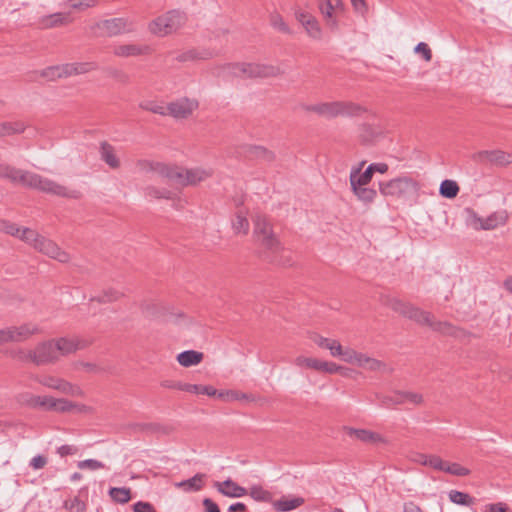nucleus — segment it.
Listing matches in <instances>:
<instances>
[{
    "label": "nucleus",
    "instance_id": "16",
    "mask_svg": "<svg viewBox=\"0 0 512 512\" xmlns=\"http://www.w3.org/2000/svg\"><path fill=\"white\" fill-rule=\"evenodd\" d=\"M34 365L42 366L55 363L59 360L54 340H47L38 343L33 348Z\"/></svg>",
    "mask_w": 512,
    "mask_h": 512
},
{
    "label": "nucleus",
    "instance_id": "6",
    "mask_svg": "<svg viewBox=\"0 0 512 512\" xmlns=\"http://www.w3.org/2000/svg\"><path fill=\"white\" fill-rule=\"evenodd\" d=\"M224 72L241 78H270L284 74V70L278 65L245 62L227 64Z\"/></svg>",
    "mask_w": 512,
    "mask_h": 512
},
{
    "label": "nucleus",
    "instance_id": "55",
    "mask_svg": "<svg viewBox=\"0 0 512 512\" xmlns=\"http://www.w3.org/2000/svg\"><path fill=\"white\" fill-rule=\"evenodd\" d=\"M37 408L45 410L55 411L56 399L49 396H38L37 397Z\"/></svg>",
    "mask_w": 512,
    "mask_h": 512
},
{
    "label": "nucleus",
    "instance_id": "19",
    "mask_svg": "<svg viewBox=\"0 0 512 512\" xmlns=\"http://www.w3.org/2000/svg\"><path fill=\"white\" fill-rule=\"evenodd\" d=\"M381 403L385 407H391L405 403L421 405L423 403V396L420 393L412 391H397L391 397H383Z\"/></svg>",
    "mask_w": 512,
    "mask_h": 512
},
{
    "label": "nucleus",
    "instance_id": "2",
    "mask_svg": "<svg viewBox=\"0 0 512 512\" xmlns=\"http://www.w3.org/2000/svg\"><path fill=\"white\" fill-rule=\"evenodd\" d=\"M0 230L6 234L19 238L31 245L38 252L61 263H67L70 260L69 254L62 250L55 242L39 235L36 231L30 228H20L14 223L2 221L0 222Z\"/></svg>",
    "mask_w": 512,
    "mask_h": 512
},
{
    "label": "nucleus",
    "instance_id": "11",
    "mask_svg": "<svg viewBox=\"0 0 512 512\" xmlns=\"http://www.w3.org/2000/svg\"><path fill=\"white\" fill-rule=\"evenodd\" d=\"M466 225L474 230H493L504 225L507 220L505 212H494L482 218L472 208L464 209Z\"/></svg>",
    "mask_w": 512,
    "mask_h": 512
},
{
    "label": "nucleus",
    "instance_id": "4",
    "mask_svg": "<svg viewBox=\"0 0 512 512\" xmlns=\"http://www.w3.org/2000/svg\"><path fill=\"white\" fill-rule=\"evenodd\" d=\"M253 237L255 242L271 256V261L280 263L277 256L284 251V248L273 231L272 224L264 215H257L254 220Z\"/></svg>",
    "mask_w": 512,
    "mask_h": 512
},
{
    "label": "nucleus",
    "instance_id": "52",
    "mask_svg": "<svg viewBox=\"0 0 512 512\" xmlns=\"http://www.w3.org/2000/svg\"><path fill=\"white\" fill-rule=\"evenodd\" d=\"M363 369L370 370V371H378V372H388L389 369L387 368L386 364L369 357L366 361V365Z\"/></svg>",
    "mask_w": 512,
    "mask_h": 512
},
{
    "label": "nucleus",
    "instance_id": "35",
    "mask_svg": "<svg viewBox=\"0 0 512 512\" xmlns=\"http://www.w3.org/2000/svg\"><path fill=\"white\" fill-rule=\"evenodd\" d=\"M108 494L114 502L119 504H126L131 500V489L127 487H111Z\"/></svg>",
    "mask_w": 512,
    "mask_h": 512
},
{
    "label": "nucleus",
    "instance_id": "27",
    "mask_svg": "<svg viewBox=\"0 0 512 512\" xmlns=\"http://www.w3.org/2000/svg\"><path fill=\"white\" fill-rule=\"evenodd\" d=\"M323 17L340 16L344 12L342 0H325L319 5Z\"/></svg>",
    "mask_w": 512,
    "mask_h": 512
},
{
    "label": "nucleus",
    "instance_id": "41",
    "mask_svg": "<svg viewBox=\"0 0 512 512\" xmlns=\"http://www.w3.org/2000/svg\"><path fill=\"white\" fill-rule=\"evenodd\" d=\"M145 196L154 199H173V193L168 189H160L154 186H147L144 190Z\"/></svg>",
    "mask_w": 512,
    "mask_h": 512
},
{
    "label": "nucleus",
    "instance_id": "7",
    "mask_svg": "<svg viewBox=\"0 0 512 512\" xmlns=\"http://www.w3.org/2000/svg\"><path fill=\"white\" fill-rule=\"evenodd\" d=\"M308 112H314L319 116L331 119L338 116H358L365 112V109L353 102L333 101L311 104L304 106Z\"/></svg>",
    "mask_w": 512,
    "mask_h": 512
},
{
    "label": "nucleus",
    "instance_id": "8",
    "mask_svg": "<svg viewBox=\"0 0 512 512\" xmlns=\"http://www.w3.org/2000/svg\"><path fill=\"white\" fill-rule=\"evenodd\" d=\"M419 190L418 183L408 176L379 182V192L384 197L406 198Z\"/></svg>",
    "mask_w": 512,
    "mask_h": 512
},
{
    "label": "nucleus",
    "instance_id": "51",
    "mask_svg": "<svg viewBox=\"0 0 512 512\" xmlns=\"http://www.w3.org/2000/svg\"><path fill=\"white\" fill-rule=\"evenodd\" d=\"M294 362L295 365H297L298 367H307L318 371L321 360L316 358L298 356Z\"/></svg>",
    "mask_w": 512,
    "mask_h": 512
},
{
    "label": "nucleus",
    "instance_id": "49",
    "mask_svg": "<svg viewBox=\"0 0 512 512\" xmlns=\"http://www.w3.org/2000/svg\"><path fill=\"white\" fill-rule=\"evenodd\" d=\"M141 429L156 434H169L172 430L170 426L163 425L160 423L142 424Z\"/></svg>",
    "mask_w": 512,
    "mask_h": 512
},
{
    "label": "nucleus",
    "instance_id": "25",
    "mask_svg": "<svg viewBox=\"0 0 512 512\" xmlns=\"http://www.w3.org/2000/svg\"><path fill=\"white\" fill-rule=\"evenodd\" d=\"M100 158L104 161L110 168L117 169L120 167V160L116 155L115 149L112 145L107 142H102L100 144Z\"/></svg>",
    "mask_w": 512,
    "mask_h": 512
},
{
    "label": "nucleus",
    "instance_id": "30",
    "mask_svg": "<svg viewBox=\"0 0 512 512\" xmlns=\"http://www.w3.org/2000/svg\"><path fill=\"white\" fill-rule=\"evenodd\" d=\"M214 53L207 49L197 50L191 49L182 52L176 56V60L179 62L193 61V60H205L213 57Z\"/></svg>",
    "mask_w": 512,
    "mask_h": 512
},
{
    "label": "nucleus",
    "instance_id": "22",
    "mask_svg": "<svg viewBox=\"0 0 512 512\" xmlns=\"http://www.w3.org/2000/svg\"><path fill=\"white\" fill-rule=\"evenodd\" d=\"M365 163V161H362L357 166L351 168L349 176L350 186H366L371 182L373 177L372 168L368 166L366 170L362 172Z\"/></svg>",
    "mask_w": 512,
    "mask_h": 512
},
{
    "label": "nucleus",
    "instance_id": "40",
    "mask_svg": "<svg viewBox=\"0 0 512 512\" xmlns=\"http://www.w3.org/2000/svg\"><path fill=\"white\" fill-rule=\"evenodd\" d=\"M449 499L452 503L457 505L471 506L474 504V499L469 494L457 490H451L449 492Z\"/></svg>",
    "mask_w": 512,
    "mask_h": 512
},
{
    "label": "nucleus",
    "instance_id": "23",
    "mask_svg": "<svg viewBox=\"0 0 512 512\" xmlns=\"http://www.w3.org/2000/svg\"><path fill=\"white\" fill-rule=\"evenodd\" d=\"M346 434L350 438H354L364 443H386L387 441L379 433L367 429H356L345 427Z\"/></svg>",
    "mask_w": 512,
    "mask_h": 512
},
{
    "label": "nucleus",
    "instance_id": "45",
    "mask_svg": "<svg viewBox=\"0 0 512 512\" xmlns=\"http://www.w3.org/2000/svg\"><path fill=\"white\" fill-rule=\"evenodd\" d=\"M20 173V169L15 168L8 164H0V178L7 179L12 183H17V174Z\"/></svg>",
    "mask_w": 512,
    "mask_h": 512
},
{
    "label": "nucleus",
    "instance_id": "21",
    "mask_svg": "<svg viewBox=\"0 0 512 512\" xmlns=\"http://www.w3.org/2000/svg\"><path fill=\"white\" fill-rule=\"evenodd\" d=\"M150 52L149 46L134 43L120 44L113 47V54L123 58L148 55Z\"/></svg>",
    "mask_w": 512,
    "mask_h": 512
},
{
    "label": "nucleus",
    "instance_id": "1",
    "mask_svg": "<svg viewBox=\"0 0 512 512\" xmlns=\"http://www.w3.org/2000/svg\"><path fill=\"white\" fill-rule=\"evenodd\" d=\"M138 167L143 172L154 173L157 176L165 178L182 187L195 186L206 181L213 175V170L211 168L194 167L190 169H182L163 162L150 160L139 161Z\"/></svg>",
    "mask_w": 512,
    "mask_h": 512
},
{
    "label": "nucleus",
    "instance_id": "5",
    "mask_svg": "<svg viewBox=\"0 0 512 512\" xmlns=\"http://www.w3.org/2000/svg\"><path fill=\"white\" fill-rule=\"evenodd\" d=\"M24 187L37 189L44 193L53 194L60 197L78 199L80 193L77 190H69L63 185H60L50 179L44 178L36 173L20 169L17 174V183Z\"/></svg>",
    "mask_w": 512,
    "mask_h": 512
},
{
    "label": "nucleus",
    "instance_id": "43",
    "mask_svg": "<svg viewBox=\"0 0 512 512\" xmlns=\"http://www.w3.org/2000/svg\"><path fill=\"white\" fill-rule=\"evenodd\" d=\"M122 297V293L115 289H107L101 295L91 298V301H97L99 303H110L117 301Z\"/></svg>",
    "mask_w": 512,
    "mask_h": 512
},
{
    "label": "nucleus",
    "instance_id": "64",
    "mask_svg": "<svg viewBox=\"0 0 512 512\" xmlns=\"http://www.w3.org/2000/svg\"><path fill=\"white\" fill-rule=\"evenodd\" d=\"M47 464V458L43 455H37L30 461V467L34 470L42 469Z\"/></svg>",
    "mask_w": 512,
    "mask_h": 512
},
{
    "label": "nucleus",
    "instance_id": "10",
    "mask_svg": "<svg viewBox=\"0 0 512 512\" xmlns=\"http://www.w3.org/2000/svg\"><path fill=\"white\" fill-rule=\"evenodd\" d=\"M186 21L183 12L172 10L157 17L149 24V30L157 36H166L178 30Z\"/></svg>",
    "mask_w": 512,
    "mask_h": 512
},
{
    "label": "nucleus",
    "instance_id": "63",
    "mask_svg": "<svg viewBox=\"0 0 512 512\" xmlns=\"http://www.w3.org/2000/svg\"><path fill=\"white\" fill-rule=\"evenodd\" d=\"M358 352L351 348H343L340 358L350 364L354 365Z\"/></svg>",
    "mask_w": 512,
    "mask_h": 512
},
{
    "label": "nucleus",
    "instance_id": "31",
    "mask_svg": "<svg viewBox=\"0 0 512 512\" xmlns=\"http://www.w3.org/2000/svg\"><path fill=\"white\" fill-rule=\"evenodd\" d=\"M203 354L195 350H187L178 354L177 361L183 367H190L201 362Z\"/></svg>",
    "mask_w": 512,
    "mask_h": 512
},
{
    "label": "nucleus",
    "instance_id": "29",
    "mask_svg": "<svg viewBox=\"0 0 512 512\" xmlns=\"http://www.w3.org/2000/svg\"><path fill=\"white\" fill-rule=\"evenodd\" d=\"M204 478V474L197 473L192 478L176 482L174 485L185 492H196L202 489Z\"/></svg>",
    "mask_w": 512,
    "mask_h": 512
},
{
    "label": "nucleus",
    "instance_id": "12",
    "mask_svg": "<svg viewBox=\"0 0 512 512\" xmlns=\"http://www.w3.org/2000/svg\"><path fill=\"white\" fill-rule=\"evenodd\" d=\"M133 30L132 21L124 17L105 19L94 26V33L101 37H114Z\"/></svg>",
    "mask_w": 512,
    "mask_h": 512
},
{
    "label": "nucleus",
    "instance_id": "44",
    "mask_svg": "<svg viewBox=\"0 0 512 512\" xmlns=\"http://www.w3.org/2000/svg\"><path fill=\"white\" fill-rule=\"evenodd\" d=\"M270 24L274 29L278 30L281 33H292L290 27L286 24L283 17L278 13H274L270 16Z\"/></svg>",
    "mask_w": 512,
    "mask_h": 512
},
{
    "label": "nucleus",
    "instance_id": "38",
    "mask_svg": "<svg viewBox=\"0 0 512 512\" xmlns=\"http://www.w3.org/2000/svg\"><path fill=\"white\" fill-rule=\"evenodd\" d=\"M248 493L252 499L258 502H271L273 500L272 493L261 485L251 486Z\"/></svg>",
    "mask_w": 512,
    "mask_h": 512
},
{
    "label": "nucleus",
    "instance_id": "32",
    "mask_svg": "<svg viewBox=\"0 0 512 512\" xmlns=\"http://www.w3.org/2000/svg\"><path fill=\"white\" fill-rule=\"evenodd\" d=\"M304 503V499L301 497H293V498H282L273 503V507L278 512H286L291 511Z\"/></svg>",
    "mask_w": 512,
    "mask_h": 512
},
{
    "label": "nucleus",
    "instance_id": "33",
    "mask_svg": "<svg viewBox=\"0 0 512 512\" xmlns=\"http://www.w3.org/2000/svg\"><path fill=\"white\" fill-rule=\"evenodd\" d=\"M351 190L357 199L365 204L374 202L377 197L376 190L366 186H351Z\"/></svg>",
    "mask_w": 512,
    "mask_h": 512
},
{
    "label": "nucleus",
    "instance_id": "57",
    "mask_svg": "<svg viewBox=\"0 0 512 512\" xmlns=\"http://www.w3.org/2000/svg\"><path fill=\"white\" fill-rule=\"evenodd\" d=\"M104 463L96 460V459H86L78 462V468L80 469H91V470H97L104 468Z\"/></svg>",
    "mask_w": 512,
    "mask_h": 512
},
{
    "label": "nucleus",
    "instance_id": "59",
    "mask_svg": "<svg viewBox=\"0 0 512 512\" xmlns=\"http://www.w3.org/2000/svg\"><path fill=\"white\" fill-rule=\"evenodd\" d=\"M414 51H415V53L421 54L425 61H427V62L431 61L432 52L426 43H424V42L418 43L416 45V47L414 48Z\"/></svg>",
    "mask_w": 512,
    "mask_h": 512
},
{
    "label": "nucleus",
    "instance_id": "46",
    "mask_svg": "<svg viewBox=\"0 0 512 512\" xmlns=\"http://www.w3.org/2000/svg\"><path fill=\"white\" fill-rule=\"evenodd\" d=\"M83 406H80L78 404H75L71 401L65 400V399H56V405H55V411L56 412H70L73 410L82 411Z\"/></svg>",
    "mask_w": 512,
    "mask_h": 512
},
{
    "label": "nucleus",
    "instance_id": "20",
    "mask_svg": "<svg viewBox=\"0 0 512 512\" xmlns=\"http://www.w3.org/2000/svg\"><path fill=\"white\" fill-rule=\"evenodd\" d=\"M477 159L491 165L504 167L512 163V153L502 150H484L477 153Z\"/></svg>",
    "mask_w": 512,
    "mask_h": 512
},
{
    "label": "nucleus",
    "instance_id": "53",
    "mask_svg": "<svg viewBox=\"0 0 512 512\" xmlns=\"http://www.w3.org/2000/svg\"><path fill=\"white\" fill-rule=\"evenodd\" d=\"M446 462L443 461L439 456L430 455L425 458L424 465L429 466L435 470L444 471Z\"/></svg>",
    "mask_w": 512,
    "mask_h": 512
},
{
    "label": "nucleus",
    "instance_id": "14",
    "mask_svg": "<svg viewBox=\"0 0 512 512\" xmlns=\"http://www.w3.org/2000/svg\"><path fill=\"white\" fill-rule=\"evenodd\" d=\"M198 107L199 102L196 99L182 97L167 105V115L176 120L188 119Z\"/></svg>",
    "mask_w": 512,
    "mask_h": 512
},
{
    "label": "nucleus",
    "instance_id": "9",
    "mask_svg": "<svg viewBox=\"0 0 512 512\" xmlns=\"http://www.w3.org/2000/svg\"><path fill=\"white\" fill-rule=\"evenodd\" d=\"M97 68L94 62H75L62 65H55L45 68L41 72V76L49 81L59 78H67L74 75L85 74Z\"/></svg>",
    "mask_w": 512,
    "mask_h": 512
},
{
    "label": "nucleus",
    "instance_id": "50",
    "mask_svg": "<svg viewBox=\"0 0 512 512\" xmlns=\"http://www.w3.org/2000/svg\"><path fill=\"white\" fill-rule=\"evenodd\" d=\"M444 472L455 475V476H467L470 474V470L461 466L458 463H448L446 462Z\"/></svg>",
    "mask_w": 512,
    "mask_h": 512
},
{
    "label": "nucleus",
    "instance_id": "26",
    "mask_svg": "<svg viewBox=\"0 0 512 512\" xmlns=\"http://www.w3.org/2000/svg\"><path fill=\"white\" fill-rule=\"evenodd\" d=\"M69 22V16L64 13H54L43 16L39 19L38 25L42 29H49L57 26H61Z\"/></svg>",
    "mask_w": 512,
    "mask_h": 512
},
{
    "label": "nucleus",
    "instance_id": "37",
    "mask_svg": "<svg viewBox=\"0 0 512 512\" xmlns=\"http://www.w3.org/2000/svg\"><path fill=\"white\" fill-rule=\"evenodd\" d=\"M459 192V186L454 180L446 179L441 182L439 193L442 197L452 199L457 196Z\"/></svg>",
    "mask_w": 512,
    "mask_h": 512
},
{
    "label": "nucleus",
    "instance_id": "36",
    "mask_svg": "<svg viewBox=\"0 0 512 512\" xmlns=\"http://www.w3.org/2000/svg\"><path fill=\"white\" fill-rule=\"evenodd\" d=\"M218 398L228 402L232 401H255V397L252 394H246L234 390L220 391Z\"/></svg>",
    "mask_w": 512,
    "mask_h": 512
},
{
    "label": "nucleus",
    "instance_id": "3",
    "mask_svg": "<svg viewBox=\"0 0 512 512\" xmlns=\"http://www.w3.org/2000/svg\"><path fill=\"white\" fill-rule=\"evenodd\" d=\"M385 304L400 315L413 320L420 325H426L432 330L444 335L459 337L462 334V331L450 323L436 321L431 313L421 310L420 308L406 303L398 298H388Z\"/></svg>",
    "mask_w": 512,
    "mask_h": 512
},
{
    "label": "nucleus",
    "instance_id": "24",
    "mask_svg": "<svg viewBox=\"0 0 512 512\" xmlns=\"http://www.w3.org/2000/svg\"><path fill=\"white\" fill-rule=\"evenodd\" d=\"M214 487L219 493L229 498H240L248 494L246 488L239 486L231 479H227L223 482H215Z\"/></svg>",
    "mask_w": 512,
    "mask_h": 512
},
{
    "label": "nucleus",
    "instance_id": "62",
    "mask_svg": "<svg viewBox=\"0 0 512 512\" xmlns=\"http://www.w3.org/2000/svg\"><path fill=\"white\" fill-rule=\"evenodd\" d=\"M176 389L194 393V394H200L201 385L197 384H188V383H177V386H174Z\"/></svg>",
    "mask_w": 512,
    "mask_h": 512
},
{
    "label": "nucleus",
    "instance_id": "34",
    "mask_svg": "<svg viewBox=\"0 0 512 512\" xmlns=\"http://www.w3.org/2000/svg\"><path fill=\"white\" fill-rule=\"evenodd\" d=\"M26 125L22 121H6L0 123V137L11 136L24 132Z\"/></svg>",
    "mask_w": 512,
    "mask_h": 512
},
{
    "label": "nucleus",
    "instance_id": "39",
    "mask_svg": "<svg viewBox=\"0 0 512 512\" xmlns=\"http://www.w3.org/2000/svg\"><path fill=\"white\" fill-rule=\"evenodd\" d=\"M9 356L12 359L22 362V363H33L34 364L33 349H23V348L14 349L9 352Z\"/></svg>",
    "mask_w": 512,
    "mask_h": 512
},
{
    "label": "nucleus",
    "instance_id": "15",
    "mask_svg": "<svg viewBox=\"0 0 512 512\" xmlns=\"http://www.w3.org/2000/svg\"><path fill=\"white\" fill-rule=\"evenodd\" d=\"M294 15L311 39L317 41L323 39V28L319 20L313 14L301 8H297L295 9Z\"/></svg>",
    "mask_w": 512,
    "mask_h": 512
},
{
    "label": "nucleus",
    "instance_id": "17",
    "mask_svg": "<svg viewBox=\"0 0 512 512\" xmlns=\"http://www.w3.org/2000/svg\"><path fill=\"white\" fill-rule=\"evenodd\" d=\"M37 381L45 387L58 390L62 393L68 394V395H72V396L82 395V390L79 387L74 386L71 383H69L68 381L61 379V378H57L54 376H43V377L37 378Z\"/></svg>",
    "mask_w": 512,
    "mask_h": 512
},
{
    "label": "nucleus",
    "instance_id": "54",
    "mask_svg": "<svg viewBox=\"0 0 512 512\" xmlns=\"http://www.w3.org/2000/svg\"><path fill=\"white\" fill-rule=\"evenodd\" d=\"M37 408L45 410L55 411L56 399L49 396H38L37 397Z\"/></svg>",
    "mask_w": 512,
    "mask_h": 512
},
{
    "label": "nucleus",
    "instance_id": "58",
    "mask_svg": "<svg viewBox=\"0 0 512 512\" xmlns=\"http://www.w3.org/2000/svg\"><path fill=\"white\" fill-rule=\"evenodd\" d=\"M70 7L78 10H85L90 7H94L98 0H69Z\"/></svg>",
    "mask_w": 512,
    "mask_h": 512
},
{
    "label": "nucleus",
    "instance_id": "13",
    "mask_svg": "<svg viewBox=\"0 0 512 512\" xmlns=\"http://www.w3.org/2000/svg\"><path fill=\"white\" fill-rule=\"evenodd\" d=\"M3 342L22 343L40 333L38 324L33 322L23 323L19 326H8L2 329Z\"/></svg>",
    "mask_w": 512,
    "mask_h": 512
},
{
    "label": "nucleus",
    "instance_id": "60",
    "mask_svg": "<svg viewBox=\"0 0 512 512\" xmlns=\"http://www.w3.org/2000/svg\"><path fill=\"white\" fill-rule=\"evenodd\" d=\"M339 17L340 16L323 17L325 26L331 33L339 31Z\"/></svg>",
    "mask_w": 512,
    "mask_h": 512
},
{
    "label": "nucleus",
    "instance_id": "48",
    "mask_svg": "<svg viewBox=\"0 0 512 512\" xmlns=\"http://www.w3.org/2000/svg\"><path fill=\"white\" fill-rule=\"evenodd\" d=\"M37 397L29 392H23L16 396V401L18 404L22 406H27L30 408H37Z\"/></svg>",
    "mask_w": 512,
    "mask_h": 512
},
{
    "label": "nucleus",
    "instance_id": "56",
    "mask_svg": "<svg viewBox=\"0 0 512 512\" xmlns=\"http://www.w3.org/2000/svg\"><path fill=\"white\" fill-rule=\"evenodd\" d=\"M343 368L337 365L334 362L322 361L320 362V366L318 371L328 373V374H336L341 372Z\"/></svg>",
    "mask_w": 512,
    "mask_h": 512
},
{
    "label": "nucleus",
    "instance_id": "42",
    "mask_svg": "<svg viewBox=\"0 0 512 512\" xmlns=\"http://www.w3.org/2000/svg\"><path fill=\"white\" fill-rule=\"evenodd\" d=\"M140 108L149 112H152L154 114L165 116L167 115V106H164L161 103H157L155 101L146 100L142 101L139 104Z\"/></svg>",
    "mask_w": 512,
    "mask_h": 512
},
{
    "label": "nucleus",
    "instance_id": "47",
    "mask_svg": "<svg viewBox=\"0 0 512 512\" xmlns=\"http://www.w3.org/2000/svg\"><path fill=\"white\" fill-rule=\"evenodd\" d=\"M63 507L68 512H84L86 510V504L79 499V497H74L64 501Z\"/></svg>",
    "mask_w": 512,
    "mask_h": 512
},
{
    "label": "nucleus",
    "instance_id": "28",
    "mask_svg": "<svg viewBox=\"0 0 512 512\" xmlns=\"http://www.w3.org/2000/svg\"><path fill=\"white\" fill-rule=\"evenodd\" d=\"M249 221L247 218V212L244 209H239L235 217L232 219V228L237 235H246L249 231Z\"/></svg>",
    "mask_w": 512,
    "mask_h": 512
},
{
    "label": "nucleus",
    "instance_id": "61",
    "mask_svg": "<svg viewBox=\"0 0 512 512\" xmlns=\"http://www.w3.org/2000/svg\"><path fill=\"white\" fill-rule=\"evenodd\" d=\"M132 510L133 512H154L155 508L149 502L138 501L133 504Z\"/></svg>",
    "mask_w": 512,
    "mask_h": 512
},
{
    "label": "nucleus",
    "instance_id": "18",
    "mask_svg": "<svg viewBox=\"0 0 512 512\" xmlns=\"http://www.w3.org/2000/svg\"><path fill=\"white\" fill-rule=\"evenodd\" d=\"M56 347L58 358L60 356H67L78 350L84 349L89 345V342L78 337H60L53 339Z\"/></svg>",
    "mask_w": 512,
    "mask_h": 512
}]
</instances>
